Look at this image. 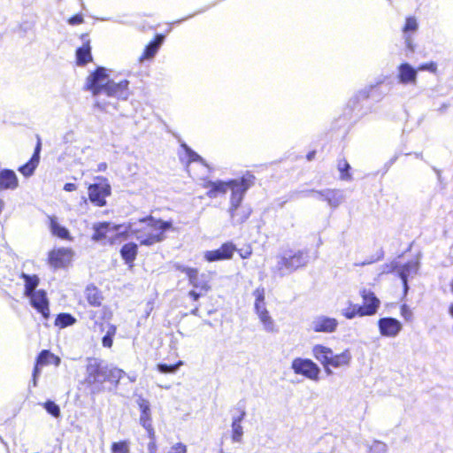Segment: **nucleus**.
Masks as SVG:
<instances>
[{"label": "nucleus", "instance_id": "1", "mask_svg": "<svg viewBox=\"0 0 453 453\" xmlns=\"http://www.w3.org/2000/svg\"><path fill=\"white\" fill-rule=\"evenodd\" d=\"M172 221L156 219L152 217L132 223L131 234L142 245L150 246L165 239V234L173 231Z\"/></svg>", "mask_w": 453, "mask_h": 453}, {"label": "nucleus", "instance_id": "2", "mask_svg": "<svg viewBox=\"0 0 453 453\" xmlns=\"http://www.w3.org/2000/svg\"><path fill=\"white\" fill-rule=\"evenodd\" d=\"M313 357L321 364L327 375L333 374L334 369L346 368L350 365L352 355L349 349L334 354L333 349L322 344H315L311 349Z\"/></svg>", "mask_w": 453, "mask_h": 453}, {"label": "nucleus", "instance_id": "3", "mask_svg": "<svg viewBox=\"0 0 453 453\" xmlns=\"http://www.w3.org/2000/svg\"><path fill=\"white\" fill-rule=\"evenodd\" d=\"M131 224L115 225L111 223H100L94 226V234L92 239L101 242L104 244H115L122 242L126 236L131 234Z\"/></svg>", "mask_w": 453, "mask_h": 453}, {"label": "nucleus", "instance_id": "4", "mask_svg": "<svg viewBox=\"0 0 453 453\" xmlns=\"http://www.w3.org/2000/svg\"><path fill=\"white\" fill-rule=\"evenodd\" d=\"M308 264V255L303 250L286 251L277 257L273 273L280 277L288 275Z\"/></svg>", "mask_w": 453, "mask_h": 453}, {"label": "nucleus", "instance_id": "5", "mask_svg": "<svg viewBox=\"0 0 453 453\" xmlns=\"http://www.w3.org/2000/svg\"><path fill=\"white\" fill-rule=\"evenodd\" d=\"M111 81L107 69L104 67H98L86 81V88L96 97V104L105 111L108 105L101 102L99 97L102 95H105L106 88L110 85Z\"/></svg>", "mask_w": 453, "mask_h": 453}, {"label": "nucleus", "instance_id": "6", "mask_svg": "<svg viewBox=\"0 0 453 453\" xmlns=\"http://www.w3.org/2000/svg\"><path fill=\"white\" fill-rule=\"evenodd\" d=\"M253 296L255 297V312L262 325L263 329L267 333H275L277 326L274 319L270 315L265 302V291L264 288H257L254 290Z\"/></svg>", "mask_w": 453, "mask_h": 453}, {"label": "nucleus", "instance_id": "7", "mask_svg": "<svg viewBox=\"0 0 453 453\" xmlns=\"http://www.w3.org/2000/svg\"><path fill=\"white\" fill-rule=\"evenodd\" d=\"M254 175L247 173L240 178V182L233 187L230 197L229 214L235 215V211H239L242 207L243 196L246 191L253 185Z\"/></svg>", "mask_w": 453, "mask_h": 453}, {"label": "nucleus", "instance_id": "8", "mask_svg": "<svg viewBox=\"0 0 453 453\" xmlns=\"http://www.w3.org/2000/svg\"><path fill=\"white\" fill-rule=\"evenodd\" d=\"M418 270V261L411 260L403 265H399L397 262H391L389 265H385L382 268V273H389L396 272L398 276L403 280L404 296L408 293V278L413 277Z\"/></svg>", "mask_w": 453, "mask_h": 453}, {"label": "nucleus", "instance_id": "9", "mask_svg": "<svg viewBox=\"0 0 453 453\" xmlns=\"http://www.w3.org/2000/svg\"><path fill=\"white\" fill-rule=\"evenodd\" d=\"M98 183L90 184L88 188L89 201L96 206L103 207L106 204V198L111 196V185L105 178L96 177Z\"/></svg>", "mask_w": 453, "mask_h": 453}, {"label": "nucleus", "instance_id": "10", "mask_svg": "<svg viewBox=\"0 0 453 453\" xmlns=\"http://www.w3.org/2000/svg\"><path fill=\"white\" fill-rule=\"evenodd\" d=\"M291 369L296 374L302 375L310 380H319L320 368L311 359L296 357L291 363Z\"/></svg>", "mask_w": 453, "mask_h": 453}, {"label": "nucleus", "instance_id": "11", "mask_svg": "<svg viewBox=\"0 0 453 453\" xmlns=\"http://www.w3.org/2000/svg\"><path fill=\"white\" fill-rule=\"evenodd\" d=\"M339 322L336 319L326 315H318L312 319L310 328L315 333L332 334L337 330Z\"/></svg>", "mask_w": 453, "mask_h": 453}, {"label": "nucleus", "instance_id": "12", "mask_svg": "<svg viewBox=\"0 0 453 453\" xmlns=\"http://www.w3.org/2000/svg\"><path fill=\"white\" fill-rule=\"evenodd\" d=\"M236 250V246L233 242H227L223 243L217 250L205 251L203 253V257L210 263L220 260H228L233 257Z\"/></svg>", "mask_w": 453, "mask_h": 453}, {"label": "nucleus", "instance_id": "13", "mask_svg": "<svg viewBox=\"0 0 453 453\" xmlns=\"http://www.w3.org/2000/svg\"><path fill=\"white\" fill-rule=\"evenodd\" d=\"M73 257V252L69 248L54 249L49 253V264L54 268L68 266Z\"/></svg>", "mask_w": 453, "mask_h": 453}, {"label": "nucleus", "instance_id": "14", "mask_svg": "<svg viewBox=\"0 0 453 453\" xmlns=\"http://www.w3.org/2000/svg\"><path fill=\"white\" fill-rule=\"evenodd\" d=\"M396 79L401 85L415 86L418 82V70L407 62L402 63L396 67Z\"/></svg>", "mask_w": 453, "mask_h": 453}, {"label": "nucleus", "instance_id": "15", "mask_svg": "<svg viewBox=\"0 0 453 453\" xmlns=\"http://www.w3.org/2000/svg\"><path fill=\"white\" fill-rule=\"evenodd\" d=\"M359 294L364 302V304L360 305L361 314H364V317L376 314L380 305V299L370 289L362 288Z\"/></svg>", "mask_w": 453, "mask_h": 453}, {"label": "nucleus", "instance_id": "16", "mask_svg": "<svg viewBox=\"0 0 453 453\" xmlns=\"http://www.w3.org/2000/svg\"><path fill=\"white\" fill-rule=\"evenodd\" d=\"M30 304L35 308L44 319H48L50 315L49 299L44 290H37L36 292L27 296Z\"/></svg>", "mask_w": 453, "mask_h": 453}, {"label": "nucleus", "instance_id": "17", "mask_svg": "<svg viewBox=\"0 0 453 453\" xmlns=\"http://www.w3.org/2000/svg\"><path fill=\"white\" fill-rule=\"evenodd\" d=\"M239 182L240 179L230 180L227 181H208L203 185V187L208 188L207 196L211 198H215L220 194H226L228 190L232 191L233 187Z\"/></svg>", "mask_w": 453, "mask_h": 453}, {"label": "nucleus", "instance_id": "18", "mask_svg": "<svg viewBox=\"0 0 453 453\" xmlns=\"http://www.w3.org/2000/svg\"><path fill=\"white\" fill-rule=\"evenodd\" d=\"M108 367H102L94 360L87 366L86 380L88 384H102L106 380Z\"/></svg>", "mask_w": 453, "mask_h": 453}, {"label": "nucleus", "instance_id": "19", "mask_svg": "<svg viewBox=\"0 0 453 453\" xmlns=\"http://www.w3.org/2000/svg\"><path fill=\"white\" fill-rule=\"evenodd\" d=\"M380 334L382 336L394 338L398 335L402 330V324L399 320L393 318H382L378 321Z\"/></svg>", "mask_w": 453, "mask_h": 453}, {"label": "nucleus", "instance_id": "20", "mask_svg": "<svg viewBox=\"0 0 453 453\" xmlns=\"http://www.w3.org/2000/svg\"><path fill=\"white\" fill-rule=\"evenodd\" d=\"M128 85L129 82L127 80H122L119 82L111 81L110 85L106 88L105 96L127 100L130 95Z\"/></svg>", "mask_w": 453, "mask_h": 453}, {"label": "nucleus", "instance_id": "21", "mask_svg": "<svg viewBox=\"0 0 453 453\" xmlns=\"http://www.w3.org/2000/svg\"><path fill=\"white\" fill-rule=\"evenodd\" d=\"M315 197L326 201L331 208H337L344 200L343 194L334 189L316 191Z\"/></svg>", "mask_w": 453, "mask_h": 453}, {"label": "nucleus", "instance_id": "22", "mask_svg": "<svg viewBox=\"0 0 453 453\" xmlns=\"http://www.w3.org/2000/svg\"><path fill=\"white\" fill-rule=\"evenodd\" d=\"M418 24L415 18L408 17L405 20V24L403 27V38L406 48L411 51L414 52L415 44L412 39V35L418 30Z\"/></svg>", "mask_w": 453, "mask_h": 453}, {"label": "nucleus", "instance_id": "23", "mask_svg": "<svg viewBox=\"0 0 453 453\" xmlns=\"http://www.w3.org/2000/svg\"><path fill=\"white\" fill-rule=\"evenodd\" d=\"M19 185V178L14 171L9 169L0 171V191L15 190Z\"/></svg>", "mask_w": 453, "mask_h": 453}, {"label": "nucleus", "instance_id": "24", "mask_svg": "<svg viewBox=\"0 0 453 453\" xmlns=\"http://www.w3.org/2000/svg\"><path fill=\"white\" fill-rule=\"evenodd\" d=\"M41 142H38L31 159L19 168V172L26 178L32 176L40 161Z\"/></svg>", "mask_w": 453, "mask_h": 453}, {"label": "nucleus", "instance_id": "25", "mask_svg": "<svg viewBox=\"0 0 453 453\" xmlns=\"http://www.w3.org/2000/svg\"><path fill=\"white\" fill-rule=\"evenodd\" d=\"M178 268L186 273L188 278L189 283L196 288H199L204 293L208 292L211 288L207 282H199L198 280V271L196 268L178 266Z\"/></svg>", "mask_w": 453, "mask_h": 453}, {"label": "nucleus", "instance_id": "26", "mask_svg": "<svg viewBox=\"0 0 453 453\" xmlns=\"http://www.w3.org/2000/svg\"><path fill=\"white\" fill-rule=\"evenodd\" d=\"M60 358L58 356H55L53 353L50 352L49 350H42L38 358H37V364L34 370V385L36 384L35 382V377L37 376L39 371H38V365H45L49 364H54L56 366H58L60 365Z\"/></svg>", "mask_w": 453, "mask_h": 453}, {"label": "nucleus", "instance_id": "27", "mask_svg": "<svg viewBox=\"0 0 453 453\" xmlns=\"http://www.w3.org/2000/svg\"><path fill=\"white\" fill-rule=\"evenodd\" d=\"M245 417V412L242 411L238 416H234L232 418L231 429L232 435L231 439L233 442L240 443L242 441L243 437V427L242 426V421Z\"/></svg>", "mask_w": 453, "mask_h": 453}, {"label": "nucleus", "instance_id": "28", "mask_svg": "<svg viewBox=\"0 0 453 453\" xmlns=\"http://www.w3.org/2000/svg\"><path fill=\"white\" fill-rule=\"evenodd\" d=\"M164 37L157 35L155 42H150L144 50L142 54L139 57V62L142 63L145 60L152 59L157 54Z\"/></svg>", "mask_w": 453, "mask_h": 453}, {"label": "nucleus", "instance_id": "29", "mask_svg": "<svg viewBox=\"0 0 453 453\" xmlns=\"http://www.w3.org/2000/svg\"><path fill=\"white\" fill-rule=\"evenodd\" d=\"M50 228L55 236L60 239L71 240L69 231L63 226H61L58 219L54 216L50 217Z\"/></svg>", "mask_w": 453, "mask_h": 453}, {"label": "nucleus", "instance_id": "30", "mask_svg": "<svg viewBox=\"0 0 453 453\" xmlns=\"http://www.w3.org/2000/svg\"><path fill=\"white\" fill-rule=\"evenodd\" d=\"M86 299L90 305L98 307L102 303L103 296L97 288L90 286L86 288Z\"/></svg>", "mask_w": 453, "mask_h": 453}, {"label": "nucleus", "instance_id": "31", "mask_svg": "<svg viewBox=\"0 0 453 453\" xmlns=\"http://www.w3.org/2000/svg\"><path fill=\"white\" fill-rule=\"evenodd\" d=\"M76 59L79 65H86L92 60L89 42H86L82 47L76 50Z\"/></svg>", "mask_w": 453, "mask_h": 453}, {"label": "nucleus", "instance_id": "32", "mask_svg": "<svg viewBox=\"0 0 453 453\" xmlns=\"http://www.w3.org/2000/svg\"><path fill=\"white\" fill-rule=\"evenodd\" d=\"M180 157L182 162L190 164L192 162H203L201 157L188 148L186 144L181 145V151L180 152Z\"/></svg>", "mask_w": 453, "mask_h": 453}, {"label": "nucleus", "instance_id": "33", "mask_svg": "<svg viewBox=\"0 0 453 453\" xmlns=\"http://www.w3.org/2000/svg\"><path fill=\"white\" fill-rule=\"evenodd\" d=\"M21 278L24 280L25 283L24 295L26 296L36 292L35 288L39 284V278L36 275H28L26 273H22Z\"/></svg>", "mask_w": 453, "mask_h": 453}, {"label": "nucleus", "instance_id": "34", "mask_svg": "<svg viewBox=\"0 0 453 453\" xmlns=\"http://www.w3.org/2000/svg\"><path fill=\"white\" fill-rule=\"evenodd\" d=\"M341 314L348 319H352L357 316L364 317V314H361V306L352 302H349L347 306L342 309Z\"/></svg>", "mask_w": 453, "mask_h": 453}, {"label": "nucleus", "instance_id": "35", "mask_svg": "<svg viewBox=\"0 0 453 453\" xmlns=\"http://www.w3.org/2000/svg\"><path fill=\"white\" fill-rule=\"evenodd\" d=\"M121 256L127 263H132L137 254V245L134 243L125 244L121 250Z\"/></svg>", "mask_w": 453, "mask_h": 453}, {"label": "nucleus", "instance_id": "36", "mask_svg": "<svg viewBox=\"0 0 453 453\" xmlns=\"http://www.w3.org/2000/svg\"><path fill=\"white\" fill-rule=\"evenodd\" d=\"M76 323V319L69 313H60L55 319V326L65 328Z\"/></svg>", "mask_w": 453, "mask_h": 453}, {"label": "nucleus", "instance_id": "37", "mask_svg": "<svg viewBox=\"0 0 453 453\" xmlns=\"http://www.w3.org/2000/svg\"><path fill=\"white\" fill-rule=\"evenodd\" d=\"M251 210L249 207L242 206L239 211H235V215H230L231 219L238 224L246 221L250 216Z\"/></svg>", "mask_w": 453, "mask_h": 453}, {"label": "nucleus", "instance_id": "38", "mask_svg": "<svg viewBox=\"0 0 453 453\" xmlns=\"http://www.w3.org/2000/svg\"><path fill=\"white\" fill-rule=\"evenodd\" d=\"M182 365H183L182 361H179L178 363H176L174 365H168L165 364H158L157 365V369L161 373H175L178 371V369Z\"/></svg>", "mask_w": 453, "mask_h": 453}, {"label": "nucleus", "instance_id": "39", "mask_svg": "<svg viewBox=\"0 0 453 453\" xmlns=\"http://www.w3.org/2000/svg\"><path fill=\"white\" fill-rule=\"evenodd\" d=\"M124 374L125 372L121 369H119L117 367H108L106 380L111 382H119V380L124 376Z\"/></svg>", "mask_w": 453, "mask_h": 453}, {"label": "nucleus", "instance_id": "40", "mask_svg": "<svg viewBox=\"0 0 453 453\" xmlns=\"http://www.w3.org/2000/svg\"><path fill=\"white\" fill-rule=\"evenodd\" d=\"M116 330H117V328L113 325H110L108 326L106 334L104 336V338L102 340V343H103L104 347L111 348L112 346V342H113L112 338L116 334Z\"/></svg>", "mask_w": 453, "mask_h": 453}, {"label": "nucleus", "instance_id": "41", "mask_svg": "<svg viewBox=\"0 0 453 453\" xmlns=\"http://www.w3.org/2000/svg\"><path fill=\"white\" fill-rule=\"evenodd\" d=\"M111 453H129V443L126 441L113 442L111 445Z\"/></svg>", "mask_w": 453, "mask_h": 453}, {"label": "nucleus", "instance_id": "42", "mask_svg": "<svg viewBox=\"0 0 453 453\" xmlns=\"http://www.w3.org/2000/svg\"><path fill=\"white\" fill-rule=\"evenodd\" d=\"M43 406H44L45 410L47 411V412L51 414L53 417L58 418L60 416V409H59L58 405H57L54 402L47 401L43 404Z\"/></svg>", "mask_w": 453, "mask_h": 453}, {"label": "nucleus", "instance_id": "43", "mask_svg": "<svg viewBox=\"0 0 453 453\" xmlns=\"http://www.w3.org/2000/svg\"><path fill=\"white\" fill-rule=\"evenodd\" d=\"M438 69V65L435 62L430 61L428 63L421 64L418 66L417 70L418 71H427L432 73H436Z\"/></svg>", "mask_w": 453, "mask_h": 453}, {"label": "nucleus", "instance_id": "44", "mask_svg": "<svg viewBox=\"0 0 453 453\" xmlns=\"http://www.w3.org/2000/svg\"><path fill=\"white\" fill-rule=\"evenodd\" d=\"M387 445L381 441H373L370 446V453H385Z\"/></svg>", "mask_w": 453, "mask_h": 453}, {"label": "nucleus", "instance_id": "45", "mask_svg": "<svg viewBox=\"0 0 453 453\" xmlns=\"http://www.w3.org/2000/svg\"><path fill=\"white\" fill-rule=\"evenodd\" d=\"M140 424L144 428H150V426H152L151 423V412H143L140 415Z\"/></svg>", "mask_w": 453, "mask_h": 453}, {"label": "nucleus", "instance_id": "46", "mask_svg": "<svg viewBox=\"0 0 453 453\" xmlns=\"http://www.w3.org/2000/svg\"><path fill=\"white\" fill-rule=\"evenodd\" d=\"M137 403L141 411V413L150 412V405L148 400L142 397H139V399L137 400Z\"/></svg>", "mask_w": 453, "mask_h": 453}, {"label": "nucleus", "instance_id": "47", "mask_svg": "<svg viewBox=\"0 0 453 453\" xmlns=\"http://www.w3.org/2000/svg\"><path fill=\"white\" fill-rule=\"evenodd\" d=\"M167 453H187V447L181 442L173 444Z\"/></svg>", "mask_w": 453, "mask_h": 453}, {"label": "nucleus", "instance_id": "48", "mask_svg": "<svg viewBox=\"0 0 453 453\" xmlns=\"http://www.w3.org/2000/svg\"><path fill=\"white\" fill-rule=\"evenodd\" d=\"M349 168V165L348 164L347 161L342 160L338 163V169L341 172L342 179H347L349 177V175L347 173H345V172H347Z\"/></svg>", "mask_w": 453, "mask_h": 453}, {"label": "nucleus", "instance_id": "49", "mask_svg": "<svg viewBox=\"0 0 453 453\" xmlns=\"http://www.w3.org/2000/svg\"><path fill=\"white\" fill-rule=\"evenodd\" d=\"M402 317L409 321L412 319V311L407 304H403L400 309Z\"/></svg>", "mask_w": 453, "mask_h": 453}, {"label": "nucleus", "instance_id": "50", "mask_svg": "<svg viewBox=\"0 0 453 453\" xmlns=\"http://www.w3.org/2000/svg\"><path fill=\"white\" fill-rule=\"evenodd\" d=\"M83 16L81 14H76L68 19V24L72 26H76L83 23Z\"/></svg>", "mask_w": 453, "mask_h": 453}, {"label": "nucleus", "instance_id": "51", "mask_svg": "<svg viewBox=\"0 0 453 453\" xmlns=\"http://www.w3.org/2000/svg\"><path fill=\"white\" fill-rule=\"evenodd\" d=\"M251 254H252V249L250 247H248L244 250H239V255L243 259L250 257L251 256Z\"/></svg>", "mask_w": 453, "mask_h": 453}, {"label": "nucleus", "instance_id": "52", "mask_svg": "<svg viewBox=\"0 0 453 453\" xmlns=\"http://www.w3.org/2000/svg\"><path fill=\"white\" fill-rule=\"evenodd\" d=\"M368 96H369V89H367V88L358 91L357 94L356 95V97L360 98V99H365Z\"/></svg>", "mask_w": 453, "mask_h": 453}, {"label": "nucleus", "instance_id": "53", "mask_svg": "<svg viewBox=\"0 0 453 453\" xmlns=\"http://www.w3.org/2000/svg\"><path fill=\"white\" fill-rule=\"evenodd\" d=\"M64 189L67 192L75 191L77 189V186L74 183H66L64 186Z\"/></svg>", "mask_w": 453, "mask_h": 453}, {"label": "nucleus", "instance_id": "54", "mask_svg": "<svg viewBox=\"0 0 453 453\" xmlns=\"http://www.w3.org/2000/svg\"><path fill=\"white\" fill-rule=\"evenodd\" d=\"M148 432V435L151 441L155 440V431L152 426H150V428H145Z\"/></svg>", "mask_w": 453, "mask_h": 453}, {"label": "nucleus", "instance_id": "55", "mask_svg": "<svg viewBox=\"0 0 453 453\" xmlns=\"http://www.w3.org/2000/svg\"><path fill=\"white\" fill-rule=\"evenodd\" d=\"M188 296L195 301H197L200 297V294L195 290L189 291Z\"/></svg>", "mask_w": 453, "mask_h": 453}, {"label": "nucleus", "instance_id": "56", "mask_svg": "<svg viewBox=\"0 0 453 453\" xmlns=\"http://www.w3.org/2000/svg\"><path fill=\"white\" fill-rule=\"evenodd\" d=\"M148 449L150 453H154L156 451V443L154 441H151L148 445Z\"/></svg>", "mask_w": 453, "mask_h": 453}, {"label": "nucleus", "instance_id": "57", "mask_svg": "<svg viewBox=\"0 0 453 453\" xmlns=\"http://www.w3.org/2000/svg\"><path fill=\"white\" fill-rule=\"evenodd\" d=\"M449 314L451 318H453V303H451L449 306Z\"/></svg>", "mask_w": 453, "mask_h": 453}, {"label": "nucleus", "instance_id": "58", "mask_svg": "<svg viewBox=\"0 0 453 453\" xmlns=\"http://www.w3.org/2000/svg\"><path fill=\"white\" fill-rule=\"evenodd\" d=\"M105 168H106V165L105 164H101L99 165V170H105Z\"/></svg>", "mask_w": 453, "mask_h": 453}, {"label": "nucleus", "instance_id": "59", "mask_svg": "<svg viewBox=\"0 0 453 453\" xmlns=\"http://www.w3.org/2000/svg\"><path fill=\"white\" fill-rule=\"evenodd\" d=\"M4 207V202L0 199V212L2 211Z\"/></svg>", "mask_w": 453, "mask_h": 453}, {"label": "nucleus", "instance_id": "60", "mask_svg": "<svg viewBox=\"0 0 453 453\" xmlns=\"http://www.w3.org/2000/svg\"><path fill=\"white\" fill-rule=\"evenodd\" d=\"M130 380L131 381H134L135 380V377H130Z\"/></svg>", "mask_w": 453, "mask_h": 453}]
</instances>
